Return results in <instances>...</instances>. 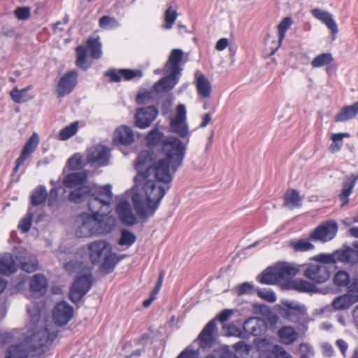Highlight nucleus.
Wrapping results in <instances>:
<instances>
[{"label":"nucleus","instance_id":"4468645a","mask_svg":"<svg viewBox=\"0 0 358 358\" xmlns=\"http://www.w3.org/2000/svg\"><path fill=\"white\" fill-rule=\"evenodd\" d=\"M116 213L120 221L127 227H132L138 222L129 201L124 198L120 199L116 204Z\"/></svg>","mask_w":358,"mask_h":358},{"label":"nucleus","instance_id":"bb28decb","mask_svg":"<svg viewBox=\"0 0 358 358\" xmlns=\"http://www.w3.org/2000/svg\"><path fill=\"white\" fill-rule=\"evenodd\" d=\"M30 290L35 297L44 295L48 289V280L42 274H35L32 276L30 282Z\"/></svg>","mask_w":358,"mask_h":358},{"label":"nucleus","instance_id":"09e8293b","mask_svg":"<svg viewBox=\"0 0 358 358\" xmlns=\"http://www.w3.org/2000/svg\"><path fill=\"white\" fill-rule=\"evenodd\" d=\"M31 8L29 6H17L13 11L16 18L20 21H24L30 18Z\"/></svg>","mask_w":358,"mask_h":358},{"label":"nucleus","instance_id":"4c0bfd02","mask_svg":"<svg viewBox=\"0 0 358 358\" xmlns=\"http://www.w3.org/2000/svg\"><path fill=\"white\" fill-rule=\"evenodd\" d=\"M279 277L277 275V269H272L270 268H266L262 272L261 276L259 278V281L262 284L273 285L278 282Z\"/></svg>","mask_w":358,"mask_h":358},{"label":"nucleus","instance_id":"dca6fc26","mask_svg":"<svg viewBox=\"0 0 358 358\" xmlns=\"http://www.w3.org/2000/svg\"><path fill=\"white\" fill-rule=\"evenodd\" d=\"M78 72L76 70H70L66 72L59 80L57 85V96H64L70 94L78 85Z\"/></svg>","mask_w":358,"mask_h":358},{"label":"nucleus","instance_id":"a211bd4d","mask_svg":"<svg viewBox=\"0 0 358 358\" xmlns=\"http://www.w3.org/2000/svg\"><path fill=\"white\" fill-rule=\"evenodd\" d=\"M115 146L131 145L134 142V134L132 129L127 125H121L115 129L112 139Z\"/></svg>","mask_w":358,"mask_h":358},{"label":"nucleus","instance_id":"5701e85b","mask_svg":"<svg viewBox=\"0 0 358 358\" xmlns=\"http://www.w3.org/2000/svg\"><path fill=\"white\" fill-rule=\"evenodd\" d=\"M19 255H16V266L20 264L21 268L27 273L36 271L38 266V262L33 255H28L24 248H20Z\"/></svg>","mask_w":358,"mask_h":358},{"label":"nucleus","instance_id":"603ef678","mask_svg":"<svg viewBox=\"0 0 358 358\" xmlns=\"http://www.w3.org/2000/svg\"><path fill=\"white\" fill-rule=\"evenodd\" d=\"M334 282L337 286L347 285L350 282L348 273L344 271H338L334 275Z\"/></svg>","mask_w":358,"mask_h":358},{"label":"nucleus","instance_id":"f704fd0d","mask_svg":"<svg viewBox=\"0 0 358 358\" xmlns=\"http://www.w3.org/2000/svg\"><path fill=\"white\" fill-rule=\"evenodd\" d=\"M79 121L76 120L62 129L58 134L59 139L66 141L76 134L79 129Z\"/></svg>","mask_w":358,"mask_h":358},{"label":"nucleus","instance_id":"37998d69","mask_svg":"<svg viewBox=\"0 0 358 358\" xmlns=\"http://www.w3.org/2000/svg\"><path fill=\"white\" fill-rule=\"evenodd\" d=\"M122 79L125 81H138L143 77V72L137 69H121Z\"/></svg>","mask_w":358,"mask_h":358},{"label":"nucleus","instance_id":"c85d7f7f","mask_svg":"<svg viewBox=\"0 0 358 358\" xmlns=\"http://www.w3.org/2000/svg\"><path fill=\"white\" fill-rule=\"evenodd\" d=\"M87 53H90V56L94 59H99L102 55V44L99 36H89L85 42Z\"/></svg>","mask_w":358,"mask_h":358},{"label":"nucleus","instance_id":"f3484780","mask_svg":"<svg viewBox=\"0 0 358 358\" xmlns=\"http://www.w3.org/2000/svg\"><path fill=\"white\" fill-rule=\"evenodd\" d=\"M73 316V308L66 301L57 303L52 311V318L55 324L66 325Z\"/></svg>","mask_w":358,"mask_h":358},{"label":"nucleus","instance_id":"9d476101","mask_svg":"<svg viewBox=\"0 0 358 358\" xmlns=\"http://www.w3.org/2000/svg\"><path fill=\"white\" fill-rule=\"evenodd\" d=\"M338 229V224L336 221L329 220L320 223L310 233V238L314 243H325L334 238Z\"/></svg>","mask_w":358,"mask_h":358},{"label":"nucleus","instance_id":"58836bf2","mask_svg":"<svg viewBox=\"0 0 358 358\" xmlns=\"http://www.w3.org/2000/svg\"><path fill=\"white\" fill-rule=\"evenodd\" d=\"M136 240V236L132 231L128 229H122L117 243L120 246H131Z\"/></svg>","mask_w":358,"mask_h":358},{"label":"nucleus","instance_id":"0e129e2a","mask_svg":"<svg viewBox=\"0 0 358 358\" xmlns=\"http://www.w3.org/2000/svg\"><path fill=\"white\" fill-rule=\"evenodd\" d=\"M1 34L5 37L12 38L16 34V28L10 25H3L1 29Z\"/></svg>","mask_w":358,"mask_h":358},{"label":"nucleus","instance_id":"7c9ffc66","mask_svg":"<svg viewBox=\"0 0 358 358\" xmlns=\"http://www.w3.org/2000/svg\"><path fill=\"white\" fill-rule=\"evenodd\" d=\"M48 193L44 185L37 186L29 196L30 205L39 206L45 205L48 200Z\"/></svg>","mask_w":358,"mask_h":358},{"label":"nucleus","instance_id":"8fccbe9b","mask_svg":"<svg viewBox=\"0 0 358 358\" xmlns=\"http://www.w3.org/2000/svg\"><path fill=\"white\" fill-rule=\"evenodd\" d=\"M167 93V97L162 101L161 110L164 116L172 113V106L174 101V96L172 93Z\"/></svg>","mask_w":358,"mask_h":358},{"label":"nucleus","instance_id":"052dcab7","mask_svg":"<svg viewBox=\"0 0 358 358\" xmlns=\"http://www.w3.org/2000/svg\"><path fill=\"white\" fill-rule=\"evenodd\" d=\"M10 96L12 100L16 103H21L26 101V100L23 99L22 92L20 91L17 87H15L10 91Z\"/></svg>","mask_w":358,"mask_h":358},{"label":"nucleus","instance_id":"69168bd1","mask_svg":"<svg viewBox=\"0 0 358 358\" xmlns=\"http://www.w3.org/2000/svg\"><path fill=\"white\" fill-rule=\"evenodd\" d=\"M27 313H29L31 321L36 324L40 318V311L38 308L33 306L32 308H27Z\"/></svg>","mask_w":358,"mask_h":358},{"label":"nucleus","instance_id":"a18cd8bd","mask_svg":"<svg viewBox=\"0 0 358 358\" xmlns=\"http://www.w3.org/2000/svg\"><path fill=\"white\" fill-rule=\"evenodd\" d=\"M152 90H148L144 87H141L136 95V103L138 105H143L148 101H152L155 99ZM157 93L156 92H155Z\"/></svg>","mask_w":358,"mask_h":358},{"label":"nucleus","instance_id":"423d86ee","mask_svg":"<svg viewBox=\"0 0 358 358\" xmlns=\"http://www.w3.org/2000/svg\"><path fill=\"white\" fill-rule=\"evenodd\" d=\"M57 336V330L52 324L47 325L43 329L34 333L18 345H11L6 355V358H27L29 353L36 352L40 354L42 348L53 342Z\"/></svg>","mask_w":358,"mask_h":358},{"label":"nucleus","instance_id":"49530a36","mask_svg":"<svg viewBox=\"0 0 358 358\" xmlns=\"http://www.w3.org/2000/svg\"><path fill=\"white\" fill-rule=\"evenodd\" d=\"M178 17V13L176 10H173L171 5L169 6L164 12V27L167 29H171L175 23Z\"/></svg>","mask_w":358,"mask_h":358},{"label":"nucleus","instance_id":"6ab92c4d","mask_svg":"<svg viewBox=\"0 0 358 358\" xmlns=\"http://www.w3.org/2000/svg\"><path fill=\"white\" fill-rule=\"evenodd\" d=\"M89 173L90 171L87 169L68 173L64 177L63 185L71 189L87 185L89 184Z\"/></svg>","mask_w":358,"mask_h":358},{"label":"nucleus","instance_id":"3c124183","mask_svg":"<svg viewBox=\"0 0 358 358\" xmlns=\"http://www.w3.org/2000/svg\"><path fill=\"white\" fill-rule=\"evenodd\" d=\"M293 287L302 292H310L314 289V285L304 280H296L293 282Z\"/></svg>","mask_w":358,"mask_h":358},{"label":"nucleus","instance_id":"774afa93","mask_svg":"<svg viewBox=\"0 0 358 358\" xmlns=\"http://www.w3.org/2000/svg\"><path fill=\"white\" fill-rule=\"evenodd\" d=\"M176 358H198V356L195 351L185 349Z\"/></svg>","mask_w":358,"mask_h":358},{"label":"nucleus","instance_id":"393cba45","mask_svg":"<svg viewBox=\"0 0 358 358\" xmlns=\"http://www.w3.org/2000/svg\"><path fill=\"white\" fill-rule=\"evenodd\" d=\"M311 13L313 17L326 24L327 28L331 31V39L334 41L336 39V34L338 32V29L333 15L320 8L313 9Z\"/></svg>","mask_w":358,"mask_h":358},{"label":"nucleus","instance_id":"2eb2a0df","mask_svg":"<svg viewBox=\"0 0 358 358\" xmlns=\"http://www.w3.org/2000/svg\"><path fill=\"white\" fill-rule=\"evenodd\" d=\"M358 301V285L352 284L348 287L347 294L336 297L332 301L335 310H345Z\"/></svg>","mask_w":358,"mask_h":358},{"label":"nucleus","instance_id":"9b49d317","mask_svg":"<svg viewBox=\"0 0 358 358\" xmlns=\"http://www.w3.org/2000/svg\"><path fill=\"white\" fill-rule=\"evenodd\" d=\"M112 190L113 186L110 183L99 185L92 182V205H94L96 209H101L103 206L110 208L113 199Z\"/></svg>","mask_w":358,"mask_h":358},{"label":"nucleus","instance_id":"f8f14e48","mask_svg":"<svg viewBox=\"0 0 358 358\" xmlns=\"http://www.w3.org/2000/svg\"><path fill=\"white\" fill-rule=\"evenodd\" d=\"M159 103L136 108L134 115V126L145 129L150 127L159 115Z\"/></svg>","mask_w":358,"mask_h":358},{"label":"nucleus","instance_id":"412c9836","mask_svg":"<svg viewBox=\"0 0 358 358\" xmlns=\"http://www.w3.org/2000/svg\"><path fill=\"white\" fill-rule=\"evenodd\" d=\"M169 131L183 141L188 139V143H189L191 132L187 120L170 118Z\"/></svg>","mask_w":358,"mask_h":358},{"label":"nucleus","instance_id":"39448f33","mask_svg":"<svg viewBox=\"0 0 358 358\" xmlns=\"http://www.w3.org/2000/svg\"><path fill=\"white\" fill-rule=\"evenodd\" d=\"M314 259L319 263L308 265L304 271V275L313 282L322 283L330 276L326 264L341 262L355 264L358 263V251L352 248H345V250H338L333 254H320L315 257Z\"/></svg>","mask_w":358,"mask_h":358},{"label":"nucleus","instance_id":"de8ad7c7","mask_svg":"<svg viewBox=\"0 0 358 358\" xmlns=\"http://www.w3.org/2000/svg\"><path fill=\"white\" fill-rule=\"evenodd\" d=\"M103 76L107 77L108 83H120L122 79L121 69L110 68L104 71Z\"/></svg>","mask_w":358,"mask_h":358},{"label":"nucleus","instance_id":"f03ea898","mask_svg":"<svg viewBox=\"0 0 358 358\" xmlns=\"http://www.w3.org/2000/svg\"><path fill=\"white\" fill-rule=\"evenodd\" d=\"M171 185L172 183H159L155 178L152 180L137 173L134 177L133 187L126 194L130 192L133 207L140 220H145L155 214Z\"/></svg>","mask_w":358,"mask_h":358},{"label":"nucleus","instance_id":"72a5a7b5","mask_svg":"<svg viewBox=\"0 0 358 358\" xmlns=\"http://www.w3.org/2000/svg\"><path fill=\"white\" fill-rule=\"evenodd\" d=\"M284 200L286 206L301 207L302 206V200L299 192L295 189L287 191L285 194Z\"/></svg>","mask_w":358,"mask_h":358},{"label":"nucleus","instance_id":"aec40b11","mask_svg":"<svg viewBox=\"0 0 358 358\" xmlns=\"http://www.w3.org/2000/svg\"><path fill=\"white\" fill-rule=\"evenodd\" d=\"M243 329L245 331L246 337L249 334L253 336H262L266 331L267 323L264 319L258 317H251L244 322Z\"/></svg>","mask_w":358,"mask_h":358},{"label":"nucleus","instance_id":"864d4df0","mask_svg":"<svg viewBox=\"0 0 358 358\" xmlns=\"http://www.w3.org/2000/svg\"><path fill=\"white\" fill-rule=\"evenodd\" d=\"M269 358H292V356L282 346L275 345L269 356Z\"/></svg>","mask_w":358,"mask_h":358},{"label":"nucleus","instance_id":"13d9d810","mask_svg":"<svg viewBox=\"0 0 358 358\" xmlns=\"http://www.w3.org/2000/svg\"><path fill=\"white\" fill-rule=\"evenodd\" d=\"M282 304L287 308V309L284 311H298L301 313L303 311V308H305L304 305L299 304L292 301H285Z\"/></svg>","mask_w":358,"mask_h":358},{"label":"nucleus","instance_id":"ea45409f","mask_svg":"<svg viewBox=\"0 0 358 358\" xmlns=\"http://www.w3.org/2000/svg\"><path fill=\"white\" fill-rule=\"evenodd\" d=\"M293 20L291 16L282 18L277 26L279 45L284 40L288 29L292 26Z\"/></svg>","mask_w":358,"mask_h":358},{"label":"nucleus","instance_id":"c03bdc74","mask_svg":"<svg viewBox=\"0 0 358 358\" xmlns=\"http://www.w3.org/2000/svg\"><path fill=\"white\" fill-rule=\"evenodd\" d=\"M283 316L291 322L303 324L307 317V310L305 307L301 313L298 311H284Z\"/></svg>","mask_w":358,"mask_h":358},{"label":"nucleus","instance_id":"ddd939ff","mask_svg":"<svg viewBox=\"0 0 358 358\" xmlns=\"http://www.w3.org/2000/svg\"><path fill=\"white\" fill-rule=\"evenodd\" d=\"M92 194V182H90L84 186L71 189L69 193L68 200L75 204H81L87 201L88 210H90L95 207L94 205H92V200L90 199Z\"/></svg>","mask_w":358,"mask_h":358},{"label":"nucleus","instance_id":"0eeeda50","mask_svg":"<svg viewBox=\"0 0 358 358\" xmlns=\"http://www.w3.org/2000/svg\"><path fill=\"white\" fill-rule=\"evenodd\" d=\"M184 52L179 48L173 49L164 65L165 76L160 78L152 86V90L159 93L171 91L178 85L182 68Z\"/></svg>","mask_w":358,"mask_h":358},{"label":"nucleus","instance_id":"1a4fd4ad","mask_svg":"<svg viewBox=\"0 0 358 358\" xmlns=\"http://www.w3.org/2000/svg\"><path fill=\"white\" fill-rule=\"evenodd\" d=\"M111 248H85L84 262L89 257L94 265H99L101 271L103 274L112 273L117 263L123 259L110 250Z\"/></svg>","mask_w":358,"mask_h":358},{"label":"nucleus","instance_id":"680f3d73","mask_svg":"<svg viewBox=\"0 0 358 358\" xmlns=\"http://www.w3.org/2000/svg\"><path fill=\"white\" fill-rule=\"evenodd\" d=\"M219 358H238L228 346H223L217 350Z\"/></svg>","mask_w":358,"mask_h":358},{"label":"nucleus","instance_id":"b1692460","mask_svg":"<svg viewBox=\"0 0 358 358\" xmlns=\"http://www.w3.org/2000/svg\"><path fill=\"white\" fill-rule=\"evenodd\" d=\"M357 180V173H352L345 176L342 182V189L338 195L339 199L342 202V206H345L349 203V197L352 193Z\"/></svg>","mask_w":358,"mask_h":358},{"label":"nucleus","instance_id":"f257e3e1","mask_svg":"<svg viewBox=\"0 0 358 358\" xmlns=\"http://www.w3.org/2000/svg\"><path fill=\"white\" fill-rule=\"evenodd\" d=\"M147 149L138 153L134 162L137 173L149 178L151 171L159 183H172L174 175L184 162L189 144L173 134H165L156 124L147 134Z\"/></svg>","mask_w":358,"mask_h":358},{"label":"nucleus","instance_id":"473e14b6","mask_svg":"<svg viewBox=\"0 0 358 358\" xmlns=\"http://www.w3.org/2000/svg\"><path fill=\"white\" fill-rule=\"evenodd\" d=\"M278 336L281 343L291 345L296 340L298 334L293 327L285 326L278 329Z\"/></svg>","mask_w":358,"mask_h":358},{"label":"nucleus","instance_id":"6e6552de","mask_svg":"<svg viewBox=\"0 0 358 358\" xmlns=\"http://www.w3.org/2000/svg\"><path fill=\"white\" fill-rule=\"evenodd\" d=\"M110 157V149L106 145H99L88 150L86 162L83 161L82 155L76 152L67 159L66 166L71 171L84 169L87 163H97L99 166H106L108 164Z\"/></svg>","mask_w":358,"mask_h":358},{"label":"nucleus","instance_id":"a19ab883","mask_svg":"<svg viewBox=\"0 0 358 358\" xmlns=\"http://www.w3.org/2000/svg\"><path fill=\"white\" fill-rule=\"evenodd\" d=\"M334 61V57L331 52H324L314 57L311 62V66L313 68H319L325 65H329Z\"/></svg>","mask_w":358,"mask_h":358},{"label":"nucleus","instance_id":"338daca9","mask_svg":"<svg viewBox=\"0 0 358 358\" xmlns=\"http://www.w3.org/2000/svg\"><path fill=\"white\" fill-rule=\"evenodd\" d=\"M48 193V205L52 206L59 196V188L57 187H53Z\"/></svg>","mask_w":358,"mask_h":358},{"label":"nucleus","instance_id":"5fc2aeb1","mask_svg":"<svg viewBox=\"0 0 358 358\" xmlns=\"http://www.w3.org/2000/svg\"><path fill=\"white\" fill-rule=\"evenodd\" d=\"M330 138L332 143L329 145V150L333 153L339 152L343 145V141L338 135H336V133L332 134Z\"/></svg>","mask_w":358,"mask_h":358},{"label":"nucleus","instance_id":"4d7b16f0","mask_svg":"<svg viewBox=\"0 0 358 358\" xmlns=\"http://www.w3.org/2000/svg\"><path fill=\"white\" fill-rule=\"evenodd\" d=\"M226 335L229 336L246 338L245 331L244 330L242 331L240 328H238L234 324H231L228 327Z\"/></svg>","mask_w":358,"mask_h":358},{"label":"nucleus","instance_id":"20e7f679","mask_svg":"<svg viewBox=\"0 0 358 358\" xmlns=\"http://www.w3.org/2000/svg\"><path fill=\"white\" fill-rule=\"evenodd\" d=\"M90 212H82L76 217V222L80 224L76 229L78 238H87L93 236L110 234L116 224V218L112 214V210L101 213L96 206Z\"/></svg>","mask_w":358,"mask_h":358},{"label":"nucleus","instance_id":"e2e57ef3","mask_svg":"<svg viewBox=\"0 0 358 358\" xmlns=\"http://www.w3.org/2000/svg\"><path fill=\"white\" fill-rule=\"evenodd\" d=\"M253 291L254 286L250 282H243L238 287V292L239 295L252 294Z\"/></svg>","mask_w":358,"mask_h":358},{"label":"nucleus","instance_id":"bf43d9fd","mask_svg":"<svg viewBox=\"0 0 358 358\" xmlns=\"http://www.w3.org/2000/svg\"><path fill=\"white\" fill-rule=\"evenodd\" d=\"M176 116L171 118L187 120V110L185 104L179 103L176 108Z\"/></svg>","mask_w":358,"mask_h":358},{"label":"nucleus","instance_id":"c756f323","mask_svg":"<svg viewBox=\"0 0 358 358\" xmlns=\"http://www.w3.org/2000/svg\"><path fill=\"white\" fill-rule=\"evenodd\" d=\"M16 271V258L9 253L0 255V274L9 275Z\"/></svg>","mask_w":358,"mask_h":358},{"label":"nucleus","instance_id":"e433bc0d","mask_svg":"<svg viewBox=\"0 0 358 358\" xmlns=\"http://www.w3.org/2000/svg\"><path fill=\"white\" fill-rule=\"evenodd\" d=\"M279 280H288L295 276L299 269L290 264H284L276 268Z\"/></svg>","mask_w":358,"mask_h":358},{"label":"nucleus","instance_id":"6e6d98bb","mask_svg":"<svg viewBox=\"0 0 358 358\" xmlns=\"http://www.w3.org/2000/svg\"><path fill=\"white\" fill-rule=\"evenodd\" d=\"M257 293L259 297L268 302L272 303L276 301V296L271 289L266 288L259 289Z\"/></svg>","mask_w":358,"mask_h":358},{"label":"nucleus","instance_id":"7ed1b4c3","mask_svg":"<svg viewBox=\"0 0 358 358\" xmlns=\"http://www.w3.org/2000/svg\"><path fill=\"white\" fill-rule=\"evenodd\" d=\"M73 248H65V250L61 252L60 259L67 260L64 264V269L70 274L82 273L89 271L90 273L78 277L73 282L70 289V299L76 303L90 291L92 286V274L90 268L84 262L83 249L85 248H76V250H70Z\"/></svg>","mask_w":358,"mask_h":358},{"label":"nucleus","instance_id":"79ce46f5","mask_svg":"<svg viewBox=\"0 0 358 358\" xmlns=\"http://www.w3.org/2000/svg\"><path fill=\"white\" fill-rule=\"evenodd\" d=\"M40 139L37 133L34 132L32 135L27 140L26 143L22 147V151L31 155L36 150L37 145L39 144Z\"/></svg>","mask_w":358,"mask_h":358},{"label":"nucleus","instance_id":"4be33fe9","mask_svg":"<svg viewBox=\"0 0 358 358\" xmlns=\"http://www.w3.org/2000/svg\"><path fill=\"white\" fill-rule=\"evenodd\" d=\"M217 330V319L210 320L198 336L199 345L201 348H209L215 341L214 333Z\"/></svg>","mask_w":358,"mask_h":358},{"label":"nucleus","instance_id":"a878e982","mask_svg":"<svg viewBox=\"0 0 358 358\" xmlns=\"http://www.w3.org/2000/svg\"><path fill=\"white\" fill-rule=\"evenodd\" d=\"M196 88L199 96L208 98L212 92L211 83L206 76L199 70L194 72Z\"/></svg>","mask_w":358,"mask_h":358},{"label":"nucleus","instance_id":"c9c22d12","mask_svg":"<svg viewBox=\"0 0 358 358\" xmlns=\"http://www.w3.org/2000/svg\"><path fill=\"white\" fill-rule=\"evenodd\" d=\"M34 214L32 212L31 207H29L27 214L19 222L17 228L23 234L29 232L33 224Z\"/></svg>","mask_w":358,"mask_h":358},{"label":"nucleus","instance_id":"2f4dec72","mask_svg":"<svg viewBox=\"0 0 358 358\" xmlns=\"http://www.w3.org/2000/svg\"><path fill=\"white\" fill-rule=\"evenodd\" d=\"M76 65L84 71H87L92 66V61L88 58L87 48L83 45H78L76 49Z\"/></svg>","mask_w":358,"mask_h":358},{"label":"nucleus","instance_id":"cd10ccee","mask_svg":"<svg viewBox=\"0 0 358 358\" xmlns=\"http://www.w3.org/2000/svg\"><path fill=\"white\" fill-rule=\"evenodd\" d=\"M358 115V101L352 105L345 106L334 117L336 122H345Z\"/></svg>","mask_w":358,"mask_h":358}]
</instances>
